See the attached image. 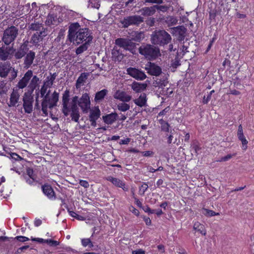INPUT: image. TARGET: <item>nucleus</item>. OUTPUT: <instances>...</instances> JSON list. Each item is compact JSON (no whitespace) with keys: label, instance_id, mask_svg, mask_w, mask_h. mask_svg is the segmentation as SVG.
<instances>
[{"label":"nucleus","instance_id":"obj_1","mask_svg":"<svg viewBox=\"0 0 254 254\" xmlns=\"http://www.w3.org/2000/svg\"><path fill=\"white\" fill-rule=\"evenodd\" d=\"M68 33V38L70 42L77 44L83 42L89 43L93 39L88 29L80 28V26L77 22L70 25Z\"/></svg>","mask_w":254,"mask_h":254},{"label":"nucleus","instance_id":"obj_2","mask_svg":"<svg viewBox=\"0 0 254 254\" xmlns=\"http://www.w3.org/2000/svg\"><path fill=\"white\" fill-rule=\"evenodd\" d=\"M69 97V91L66 90L64 93L62 97V111L65 116H67L69 113L71 112L70 117H71V120L77 123L80 117L79 109L77 105L78 97L76 96L73 97L69 105H68Z\"/></svg>","mask_w":254,"mask_h":254},{"label":"nucleus","instance_id":"obj_3","mask_svg":"<svg viewBox=\"0 0 254 254\" xmlns=\"http://www.w3.org/2000/svg\"><path fill=\"white\" fill-rule=\"evenodd\" d=\"M171 40V35L164 30H155L151 35V42L155 45L160 46L167 45Z\"/></svg>","mask_w":254,"mask_h":254},{"label":"nucleus","instance_id":"obj_4","mask_svg":"<svg viewBox=\"0 0 254 254\" xmlns=\"http://www.w3.org/2000/svg\"><path fill=\"white\" fill-rule=\"evenodd\" d=\"M50 92V90H48L42 102V111L46 116L48 115V108L52 109L56 106L59 100V94L58 92L55 91L51 99L49 97Z\"/></svg>","mask_w":254,"mask_h":254},{"label":"nucleus","instance_id":"obj_5","mask_svg":"<svg viewBox=\"0 0 254 254\" xmlns=\"http://www.w3.org/2000/svg\"><path fill=\"white\" fill-rule=\"evenodd\" d=\"M19 34L18 28L15 26H10L6 28L3 31L1 41L6 45L13 43Z\"/></svg>","mask_w":254,"mask_h":254},{"label":"nucleus","instance_id":"obj_6","mask_svg":"<svg viewBox=\"0 0 254 254\" xmlns=\"http://www.w3.org/2000/svg\"><path fill=\"white\" fill-rule=\"evenodd\" d=\"M138 51L141 55L150 60L157 58L160 53L158 48L149 44H142L139 48Z\"/></svg>","mask_w":254,"mask_h":254},{"label":"nucleus","instance_id":"obj_7","mask_svg":"<svg viewBox=\"0 0 254 254\" xmlns=\"http://www.w3.org/2000/svg\"><path fill=\"white\" fill-rule=\"evenodd\" d=\"M115 44L120 48H123L124 49L129 51L133 54L136 53V46L138 44L133 42L129 39L118 38L115 40Z\"/></svg>","mask_w":254,"mask_h":254},{"label":"nucleus","instance_id":"obj_8","mask_svg":"<svg viewBox=\"0 0 254 254\" xmlns=\"http://www.w3.org/2000/svg\"><path fill=\"white\" fill-rule=\"evenodd\" d=\"M143 22V17L135 15L125 17L121 23L124 28H127L131 25H138Z\"/></svg>","mask_w":254,"mask_h":254},{"label":"nucleus","instance_id":"obj_9","mask_svg":"<svg viewBox=\"0 0 254 254\" xmlns=\"http://www.w3.org/2000/svg\"><path fill=\"white\" fill-rule=\"evenodd\" d=\"M22 101L24 112L27 114H31L33 110V98L25 93L23 96Z\"/></svg>","mask_w":254,"mask_h":254},{"label":"nucleus","instance_id":"obj_10","mask_svg":"<svg viewBox=\"0 0 254 254\" xmlns=\"http://www.w3.org/2000/svg\"><path fill=\"white\" fill-rule=\"evenodd\" d=\"M77 102L82 112L87 113L90 108V101L89 95L87 93L83 94L79 100H78Z\"/></svg>","mask_w":254,"mask_h":254},{"label":"nucleus","instance_id":"obj_11","mask_svg":"<svg viewBox=\"0 0 254 254\" xmlns=\"http://www.w3.org/2000/svg\"><path fill=\"white\" fill-rule=\"evenodd\" d=\"M48 35V29H44L40 32L34 33L31 38V43L35 46L39 45L43 39Z\"/></svg>","mask_w":254,"mask_h":254},{"label":"nucleus","instance_id":"obj_12","mask_svg":"<svg viewBox=\"0 0 254 254\" xmlns=\"http://www.w3.org/2000/svg\"><path fill=\"white\" fill-rule=\"evenodd\" d=\"M127 71L128 74L137 80H143L146 78L143 71L134 67H129Z\"/></svg>","mask_w":254,"mask_h":254},{"label":"nucleus","instance_id":"obj_13","mask_svg":"<svg viewBox=\"0 0 254 254\" xmlns=\"http://www.w3.org/2000/svg\"><path fill=\"white\" fill-rule=\"evenodd\" d=\"M145 68L147 73L151 75L158 76L162 73L161 68L155 63H148Z\"/></svg>","mask_w":254,"mask_h":254},{"label":"nucleus","instance_id":"obj_14","mask_svg":"<svg viewBox=\"0 0 254 254\" xmlns=\"http://www.w3.org/2000/svg\"><path fill=\"white\" fill-rule=\"evenodd\" d=\"M8 46L2 44L0 47V60L4 61L10 59L13 48Z\"/></svg>","mask_w":254,"mask_h":254},{"label":"nucleus","instance_id":"obj_15","mask_svg":"<svg viewBox=\"0 0 254 254\" xmlns=\"http://www.w3.org/2000/svg\"><path fill=\"white\" fill-rule=\"evenodd\" d=\"M33 76V71L31 70H28L24 74V76L17 83V87L19 89H23L26 87L30 79Z\"/></svg>","mask_w":254,"mask_h":254},{"label":"nucleus","instance_id":"obj_16","mask_svg":"<svg viewBox=\"0 0 254 254\" xmlns=\"http://www.w3.org/2000/svg\"><path fill=\"white\" fill-rule=\"evenodd\" d=\"M20 94L18 89H13L12 92L10 94L9 101L8 102L7 105L9 107H17V103L19 102Z\"/></svg>","mask_w":254,"mask_h":254},{"label":"nucleus","instance_id":"obj_17","mask_svg":"<svg viewBox=\"0 0 254 254\" xmlns=\"http://www.w3.org/2000/svg\"><path fill=\"white\" fill-rule=\"evenodd\" d=\"M35 57V53L31 50L29 51L24 58L23 67L29 68L33 64Z\"/></svg>","mask_w":254,"mask_h":254},{"label":"nucleus","instance_id":"obj_18","mask_svg":"<svg viewBox=\"0 0 254 254\" xmlns=\"http://www.w3.org/2000/svg\"><path fill=\"white\" fill-rule=\"evenodd\" d=\"M107 180L111 182L115 186L121 188L125 191H127L128 190V188L126 186L125 183L118 178H114L112 176H109L107 178Z\"/></svg>","mask_w":254,"mask_h":254},{"label":"nucleus","instance_id":"obj_19","mask_svg":"<svg viewBox=\"0 0 254 254\" xmlns=\"http://www.w3.org/2000/svg\"><path fill=\"white\" fill-rule=\"evenodd\" d=\"M114 97L115 99L120 100L123 102H128L130 101L132 98L131 96L128 95L126 92L120 90L117 91Z\"/></svg>","mask_w":254,"mask_h":254},{"label":"nucleus","instance_id":"obj_20","mask_svg":"<svg viewBox=\"0 0 254 254\" xmlns=\"http://www.w3.org/2000/svg\"><path fill=\"white\" fill-rule=\"evenodd\" d=\"M12 67L9 63L4 62L0 63V76L6 77L11 70Z\"/></svg>","mask_w":254,"mask_h":254},{"label":"nucleus","instance_id":"obj_21","mask_svg":"<svg viewBox=\"0 0 254 254\" xmlns=\"http://www.w3.org/2000/svg\"><path fill=\"white\" fill-rule=\"evenodd\" d=\"M43 193L50 199H55V193L52 187L47 184H45L42 187Z\"/></svg>","mask_w":254,"mask_h":254},{"label":"nucleus","instance_id":"obj_22","mask_svg":"<svg viewBox=\"0 0 254 254\" xmlns=\"http://www.w3.org/2000/svg\"><path fill=\"white\" fill-rule=\"evenodd\" d=\"M88 76L89 73L87 72H83L80 75L75 83V87L77 89H80L86 83Z\"/></svg>","mask_w":254,"mask_h":254},{"label":"nucleus","instance_id":"obj_23","mask_svg":"<svg viewBox=\"0 0 254 254\" xmlns=\"http://www.w3.org/2000/svg\"><path fill=\"white\" fill-rule=\"evenodd\" d=\"M112 55L115 61L121 62L124 58V55L120 51V48L115 46L112 50Z\"/></svg>","mask_w":254,"mask_h":254},{"label":"nucleus","instance_id":"obj_24","mask_svg":"<svg viewBox=\"0 0 254 254\" xmlns=\"http://www.w3.org/2000/svg\"><path fill=\"white\" fill-rule=\"evenodd\" d=\"M147 84L145 83H138L135 81L133 82L131 85V89L136 93L141 92L146 89Z\"/></svg>","mask_w":254,"mask_h":254},{"label":"nucleus","instance_id":"obj_25","mask_svg":"<svg viewBox=\"0 0 254 254\" xmlns=\"http://www.w3.org/2000/svg\"><path fill=\"white\" fill-rule=\"evenodd\" d=\"M118 117V115L116 113H112L103 116V120L106 124L111 125L117 120Z\"/></svg>","mask_w":254,"mask_h":254},{"label":"nucleus","instance_id":"obj_26","mask_svg":"<svg viewBox=\"0 0 254 254\" xmlns=\"http://www.w3.org/2000/svg\"><path fill=\"white\" fill-rule=\"evenodd\" d=\"M40 79L36 75H33L31 80H30L29 84L28 87L33 92L37 87L39 86Z\"/></svg>","mask_w":254,"mask_h":254},{"label":"nucleus","instance_id":"obj_27","mask_svg":"<svg viewBox=\"0 0 254 254\" xmlns=\"http://www.w3.org/2000/svg\"><path fill=\"white\" fill-rule=\"evenodd\" d=\"M141 15L145 16L153 15L156 12L155 5L150 7H145L140 10Z\"/></svg>","mask_w":254,"mask_h":254},{"label":"nucleus","instance_id":"obj_28","mask_svg":"<svg viewBox=\"0 0 254 254\" xmlns=\"http://www.w3.org/2000/svg\"><path fill=\"white\" fill-rule=\"evenodd\" d=\"M28 28L30 30L36 32H40L44 29H48L47 28L44 27L42 23H40L38 22H34L30 24L28 26Z\"/></svg>","mask_w":254,"mask_h":254},{"label":"nucleus","instance_id":"obj_29","mask_svg":"<svg viewBox=\"0 0 254 254\" xmlns=\"http://www.w3.org/2000/svg\"><path fill=\"white\" fill-rule=\"evenodd\" d=\"M146 95L145 93H142L139 97L133 100L134 103L138 106L142 107L146 104Z\"/></svg>","mask_w":254,"mask_h":254},{"label":"nucleus","instance_id":"obj_30","mask_svg":"<svg viewBox=\"0 0 254 254\" xmlns=\"http://www.w3.org/2000/svg\"><path fill=\"white\" fill-rule=\"evenodd\" d=\"M27 53V49L21 46L16 51L14 57L17 60H20L23 57L24 58Z\"/></svg>","mask_w":254,"mask_h":254},{"label":"nucleus","instance_id":"obj_31","mask_svg":"<svg viewBox=\"0 0 254 254\" xmlns=\"http://www.w3.org/2000/svg\"><path fill=\"white\" fill-rule=\"evenodd\" d=\"M108 93V90L104 89L97 92L95 96L94 100L96 102H100L102 101Z\"/></svg>","mask_w":254,"mask_h":254},{"label":"nucleus","instance_id":"obj_32","mask_svg":"<svg viewBox=\"0 0 254 254\" xmlns=\"http://www.w3.org/2000/svg\"><path fill=\"white\" fill-rule=\"evenodd\" d=\"M101 112L98 107L90 110L89 120H97L100 118Z\"/></svg>","mask_w":254,"mask_h":254},{"label":"nucleus","instance_id":"obj_33","mask_svg":"<svg viewBox=\"0 0 254 254\" xmlns=\"http://www.w3.org/2000/svg\"><path fill=\"white\" fill-rule=\"evenodd\" d=\"M193 229L199 232L203 235H206V231L205 229L204 226L202 224H201L198 222H196L194 223L193 225Z\"/></svg>","mask_w":254,"mask_h":254},{"label":"nucleus","instance_id":"obj_34","mask_svg":"<svg viewBox=\"0 0 254 254\" xmlns=\"http://www.w3.org/2000/svg\"><path fill=\"white\" fill-rule=\"evenodd\" d=\"M59 22L57 17L52 14L48 15L46 20V23L47 25L50 26L52 25H57Z\"/></svg>","mask_w":254,"mask_h":254},{"label":"nucleus","instance_id":"obj_35","mask_svg":"<svg viewBox=\"0 0 254 254\" xmlns=\"http://www.w3.org/2000/svg\"><path fill=\"white\" fill-rule=\"evenodd\" d=\"M174 30L176 33L179 35V38H183L185 36L186 29L182 26H177L174 28Z\"/></svg>","mask_w":254,"mask_h":254},{"label":"nucleus","instance_id":"obj_36","mask_svg":"<svg viewBox=\"0 0 254 254\" xmlns=\"http://www.w3.org/2000/svg\"><path fill=\"white\" fill-rule=\"evenodd\" d=\"M165 21L168 25V26H173L177 24L178 22V19L174 16H169L165 18Z\"/></svg>","mask_w":254,"mask_h":254},{"label":"nucleus","instance_id":"obj_37","mask_svg":"<svg viewBox=\"0 0 254 254\" xmlns=\"http://www.w3.org/2000/svg\"><path fill=\"white\" fill-rule=\"evenodd\" d=\"M117 108L121 112H126L129 109L130 106L125 102H122L118 104Z\"/></svg>","mask_w":254,"mask_h":254},{"label":"nucleus","instance_id":"obj_38","mask_svg":"<svg viewBox=\"0 0 254 254\" xmlns=\"http://www.w3.org/2000/svg\"><path fill=\"white\" fill-rule=\"evenodd\" d=\"M57 76V74L55 72L53 74H51V76H48L46 78V81L45 82L47 83L49 85V88H51L53 85L54 80H55L56 77Z\"/></svg>","mask_w":254,"mask_h":254},{"label":"nucleus","instance_id":"obj_39","mask_svg":"<svg viewBox=\"0 0 254 254\" xmlns=\"http://www.w3.org/2000/svg\"><path fill=\"white\" fill-rule=\"evenodd\" d=\"M89 43H84L81 46H80L78 48H77L76 50V54L77 55H79L82 54L83 52L85 51L88 47Z\"/></svg>","mask_w":254,"mask_h":254},{"label":"nucleus","instance_id":"obj_40","mask_svg":"<svg viewBox=\"0 0 254 254\" xmlns=\"http://www.w3.org/2000/svg\"><path fill=\"white\" fill-rule=\"evenodd\" d=\"M159 123L161 125V128L162 130L166 132L169 131L170 125L167 122L164 121L163 119H161L159 120Z\"/></svg>","mask_w":254,"mask_h":254},{"label":"nucleus","instance_id":"obj_41","mask_svg":"<svg viewBox=\"0 0 254 254\" xmlns=\"http://www.w3.org/2000/svg\"><path fill=\"white\" fill-rule=\"evenodd\" d=\"M239 139L241 141L242 143V148L244 150H246L247 148L248 141L246 139L244 134H241L237 135Z\"/></svg>","mask_w":254,"mask_h":254},{"label":"nucleus","instance_id":"obj_42","mask_svg":"<svg viewBox=\"0 0 254 254\" xmlns=\"http://www.w3.org/2000/svg\"><path fill=\"white\" fill-rule=\"evenodd\" d=\"M48 88H49V85L44 82V84L42 86L40 90V94L42 97L44 98V97L46 95L45 94L47 92Z\"/></svg>","mask_w":254,"mask_h":254},{"label":"nucleus","instance_id":"obj_43","mask_svg":"<svg viewBox=\"0 0 254 254\" xmlns=\"http://www.w3.org/2000/svg\"><path fill=\"white\" fill-rule=\"evenodd\" d=\"M81 244L84 247L88 246L89 248H92L93 247V244L90 239H82L81 240Z\"/></svg>","mask_w":254,"mask_h":254},{"label":"nucleus","instance_id":"obj_44","mask_svg":"<svg viewBox=\"0 0 254 254\" xmlns=\"http://www.w3.org/2000/svg\"><path fill=\"white\" fill-rule=\"evenodd\" d=\"M168 82L166 79H157L156 81V84L157 86L161 88H163L164 87L167 86Z\"/></svg>","mask_w":254,"mask_h":254},{"label":"nucleus","instance_id":"obj_45","mask_svg":"<svg viewBox=\"0 0 254 254\" xmlns=\"http://www.w3.org/2000/svg\"><path fill=\"white\" fill-rule=\"evenodd\" d=\"M26 182L30 185H33L35 182V177H29L27 175L22 176Z\"/></svg>","mask_w":254,"mask_h":254},{"label":"nucleus","instance_id":"obj_46","mask_svg":"<svg viewBox=\"0 0 254 254\" xmlns=\"http://www.w3.org/2000/svg\"><path fill=\"white\" fill-rule=\"evenodd\" d=\"M148 186L146 183H143L139 188V192L140 195H144L146 190L148 189Z\"/></svg>","mask_w":254,"mask_h":254},{"label":"nucleus","instance_id":"obj_47","mask_svg":"<svg viewBox=\"0 0 254 254\" xmlns=\"http://www.w3.org/2000/svg\"><path fill=\"white\" fill-rule=\"evenodd\" d=\"M155 9L163 12L167 11L169 9V6L167 5H155Z\"/></svg>","mask_w":254,"mask_h":254},{"label":"nucleus","instance_id":"obj_48","mask_svg":"<svg viewBox=\"0 0 254 254\" xmlns=\"http://www.w3.org/2000/svg\"><path fill=\"white\" fill-rule=\"evenodd\" d=\"M134 37L133 40L136 41H140L141 39L144 38V34L142 32H136L134 33Z\"/></svg>","mask_w":254,"mask_h":254},{"label":"nucleus","instance_id":"obj_49","mask_svg":"<svg viewBox=\"0 0 254 254\" xmlns=\"http://www.w3.org/2000/svg\"><path fill=\"white\" fill-rule=\"evenodd\" d=\"M203 210L204 211L203 212V213L205 215H207L208 216H213L219 215L218 213H216L214 211H213V210H208V209H204Z\"/></svg>","mask_w":254,"mask_h":254},{"label":"nucleus","instance_id":"obj_50","mask_svg":"<svg viewBox=\"0 0 254 254\" xmlns=\"http://www.w3.org/2000/svg\"><path fill=\"white\" fill-rule=\"evenodd\" d=\"M45 243L49 244L51 246H57L59 245L60 243L58 241L53 240L52 239H47L45 241Z\"/></svg>","mask_w":254,"mask_h":254},{"label":"nucleus","instance_id":"obj_51","mask_svg":"<svg viewBox=\"0 0 254 254\" xmlns=\"http://www.w3.org/2000/svg\"><path fill=\"white\" fill-rule=\"evenodd\" d=\"M7 90V88L4 83L0 84V95L6 94Z\"/></svg>","mask_w":254,"mask_h":254},{"label":"nucleus","instance_id":"obj_52","mask_svg":"<svg viewBox=\"0 0 254 254\" xmlns=\"http://www.w3.org/2000/svg\"><path fill=\"white\" fill-rule=\"evenodd\" d=\"M23 175H27L29 177H35L33 170L30 168H28L26 169V174Z\"/></svg>","mask_w":254,"mask_h":254},{"label":"nucleus","instance_id":"obj_53","mask_svg":"<svg viewBox=\"0 0 254 254\" xmlns=\"http://www.w3.org/2000/svg\"><path fill=\"white\" fill-rule=\"evenodd\" d=\"M16 240H17L19 242H24L25 241L29 240V239L25 236H18L15 237Z\"/></svg>","mask_w":254,"mask_h":254},{"label":"nucleus","instance_id":"obj_54","mask_svg":"<svg viewBox=\"0 0 254 254\" xmlns=\"http://www.w3.org/2000/svg\"><path fill=\"white\" fill-rule=\"evenodd\" d=\"M10 157L15 160H21L23 159L22 157L15 153H11Z\"/></svg>","mask_w":254,"mask_h":254},{"label":"nucleus","instance_id":"obj_55","mask_svg":"<svg viewBox=\"0 0 254 254\" xmlns=\"http://www.w3.org/2000/svg\"><path fill=\"white\" fill-rule=\"evenodd\" d=\"M79 184L84 188H88L89 187L88 182L85 180H80L79 181Z\"/></svg>","mask_w":254,"mask_h":254},{"label":"nucleus","instance_id":"obj_56","mask_svg":"<svg viewBox=\"0 0 254 254\" xmlns=\"http://www.w3.org/2000/svg\"><path fill=\"white\" fill-rule=\"evenodd\" d=\"M234 155H231V154H228L226 156L222 157L220 160H218L217 161H226L230 159Z\"/></svg>","mask_w":254,"mask_h":254},{"label":"nucleus","instance_id":"obj_57","mask_svg":"<svg viewBox=\"0 0 254 254\" xmlns=\"http://www.w3.org/2000/svg\"><path fill=\"white\" fill-rule=\"evenodd\" d=\"M152 3L161 4L163 3V0H145L144 3Z\"/></svg>","mask_w":254,"mask_h":254},{"label":"nucleus","instance_id":"obj_58","mask_svg":"<svg viewBox=\"0 0 254 254\" xmlns=\"http://www.w3.org/2000/svg\"><path fill=\"white\" fill-rule=\"evenodd\" d=\"M192 148L194 150L196 154H198V151L200 149L199 146L195 143H193L192 145Z\"/></svg>","mask_w":254,"mask_h":254},{"label":"nucleus","instance_id":"obj_59","mask_svg":"<svg viewBox=\"0 0 254 254\" xmlns=\"http://www.w3.org/2000/svg\"><path fill=\"white\" fill-rule=\"evenodd\" d=\"M180 65V63L179 61L178 60H175L174 61H173L171 64L172 67L173 68H177L179 65Z\"/></svg>","mask_w":254,"mask_h":254},{"label":"nucleus","instance_id":"obj_60","mask_svg":"<svg viewBox=\"0 0 254 254\" xmlns=\"http://www.w3.org/2000/svg\"><path fill=\"white\" fill-rule=\"evenodd\" d=\"M169 107H166L159 113V116H164L166 115V113L169 112Z\"/></svg>","mask_w":254,"mask_h":254},{"label":"nucleus","instance_id":"obj_61","mask_svg":"<svg viewBox=\"0 0 254 254\" xmlns=\"http://www.w3.org/2000/svg\"><path fill=\"white\" fill-rule=\"evenodd\" d=\"M11 80H13L17 76V71L14 69V68H12V71L11 72Z\"/></svg>","mask_w":254,"mask_h":254},{"label":"nucleus","instance_id":"obj_62","mask_svg":"<svg viewBox=\"0 0 254 254\" xmlns=\"http://www.w3.org/2000/svg\"><path fill=\"white\" fill-rule=\"evenodd\" d=\"M42 220L40 219L36 218L34 221V225L36 227H38L42 224Z\"/></svg>","mask_w":254,"mask_h":254},{"label":"nucleus","instance_id":"obj_63","mask_svg":"<svg viewBox=\"0 0 254 254\" xmlns=\"http://www.w3.org/2000/svg\"><path fill=\"white\" fill-rule=\"evenodd\" d=\"M241 134H244V133H243L242 126L241 125H240L238 127V131H237V135H241Z\"/></svg>","mask_w":254,"mask_h":254},{"label":"nucleus","instance_id":"obj_64","mask_svg":"<svg viewBox=\"0 0 254 254\" xmlns=\"http://www.w3.org/2000/svg\"><path fill=\"white\" fill-rule=\"evenodd\" d=\"M132 254H145V252L144 251L139 249L136 251H133L132 252Z\"/></svg>","mask_w":254,"mask_h":254}]
</instances>
